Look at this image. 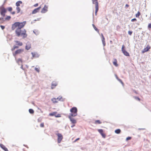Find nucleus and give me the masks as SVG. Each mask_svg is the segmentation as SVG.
<instances>
[{
    "mask_svg": "<svg viewBox=\"0 0 151 151\" xmlns=\"http://www.w3.org/2000/svg\"><path fill=\"white\" fill-rule=\"evenodd\" d=\"M27 23L26 21L22 22H16L12 24V29L14 30L15 29V33L17 37L22 36L23 38L27 37V35L26 30L24 29H22Z\"/></svg>",
    "mask_w": 151,
    "mask_h": 151,
    "instance_id": "obj_1",
    "label": "nucleus"
},
{
    "mask_svg": "<svg viewBox=\"0 0 151 151\" xmlns=\"http://www.w3.org/2000/svg\"><path fill=\"white\" fill-rule=\"evenodd\" d=\"M71 113L69 116H75L77 115L78 110L76 107H72L70 110Z\"/></svg>",
    "mask_w": 151,
    "mask_h": 151,
    "instance_id": "obj_2",
    "label": "nucleus"
},
{
    "mask_svg": "<svg viewBox=\"0 0 151 151\" xmlns=\"http://www.w3.org/2000/svg\"><path fill=\"white\" fill-rule=\"evenodd\" d=\"M6 12V9L4 7L3 5L0 6V14L2 17H4L5 16V14Z\"/></svg>",
    "mask_w": 151,
    "mask_h": 151,
    "instance_id": "obj_3",
    "label": "nucleus"
},
{
    "mask_svg": "<svg viewBox=\"0 0 151 151\" xmlns=\"http://www.w3.org/2000/svg\"><path fill=\"white\" fill-rule=\"evenodd\" d=\"M92 2V3L93 4H94L96 8V10L95 14V15H97V12L99 10V2L98 1V0H91Z\"/></svg>",
    "mask_w": 151,
    "mask_h": 151,
    "instance_id": "obj_4",
    "label": "nucleus"
},
{
    "mask_svg": "<svg viewBox=\"0 0 151 151\" xmlns=\"http://www.w3.org/2000/svg\"><path fill=\"white\" fill-rule=\"evenodd\" d=\"M56 134L58 136V143H60L63 138V136L62 134L60 133H57Z\"/></svg>",
    "mask_w": 151,
    "mask_h": 151,
    "instance_id": "obj_5",
    "label": "nucleus"
},
{
    "mask_svg": "<svg viewBox=\"0 0 151 151\" xmlns=\"http://www.w3.org/2000/svg\"><path fill=\"white\" fill-rule=\"evenodd\" d=\"M24 51V50L23 49H19L16 50L13 53V55L14 56L16 57L17 55L22 53Z\"/></svg>",
    "mask_w": 151,
    "mask_h": 151,
    "instance_id": "obj_6",
    "label": "nucleus"
},
{
    "mask_svg": "<svg viewBox=\"0 0 151 151\" xmlns=\"http://www.w3.org/2000/svg\"><path fill=\"white\" fill-rule=\"evenodd\" d=\"M124 45H123L122 46V52L126 56H129V54L127 51L126 50H124Z\"/></svg>",
    "mask_w": 151,
    "mask_h": 151,
    "instance_id": "obj_7",
    "label": "nucleus"
},
{
    "mask_svg": "<svg viewBox=\"0 0 151 151\" xmlns=\"http://www.w3.org/2000/svg\"><path fill=\"white\" fill-rule=\"evenodd\" d=\"M57 114V112L56 111H55L50 113L49 115L51 116H55L56 117H61V116L60 114H57V116H55V114Z\"/></svg>",
    "mask_w": 151,
    "mask_h": 151,
    "instance_id": "obj_8",
    "label": "nucleus"
},
{
    "mask_svg": "<svg viewBox=\"0 0 151 151\" xmlns=\"http://www.w3.org/2000/svg\"><path fill=\"white\" fill-rule=\"evenodd\" d=\"M151 48L150 46L149 45H147L146 47L142 51V53H143L146 52L149 50Z\"/></svg>",
    "mask_w": 151,
    "mask_h": 151,
    "instance_id": "obj_9",
    "label": "nucleus"
},
{
    "mask_svg": "<svg viewBox=\"0 0 151 151\" xmlns=\"http://www.w3.org/2000/svg\"><path fill=\"white\" fill-rule=\"evenodd\" d=\"M48 6L45 5L44 7L41 11V12L42 13H45L47 11Z\"/></svg>",
    "mask_w": 151,
    "mask_h": 151,
    "instance_id": "obj_10",
    "label": "nucleus"
},
{
    "mask_svg": "<svg viewBox=\"0 0 151 151\" xmlns=\"http://www.w3.org/2000/svg\"><path fill=\"white\" fill-rule=\"evenodd\" d=\"M41 6H40L39 7H38L37 8L34 9L32 11V14H35L36 13L39 12V11H40V9H41Z\"/></svg>",
    "mask_w": 151,
    "mask_h": 151,
    "instance_id": "obj_11",
    "label": "nucleus"
},
{
    "mask_svg": "<svg viewBox=\"0 0 151 151\" xmlns=\"http://www.w3.org/2000/svg\"><path fill=\"white\" fill-rule=\"evenodd\" d=\"M98 131L101 134L103 138H105L106 137V134L104 133L103 129H98Z\"/></svg>",
    "mask_w": 151,
    "mask_h": 151,
    "instance_id": "obj_12",
    "label": "nucleus"
},
{
    "mask_svg": "<svg viewBox=\"0 0 151 151\" xmlns=\"http://www.w3.org/2000/svg\"><path fill=\"white\" fill-rule=\"evenodd\" d=\"M72 116H69L68 118L70 119V121L73 124H75L76 123V121L74 118L72 117Z\"/></svg>",
    "mask_w": 151,
    "mask_h": 151,
    "instance_id": "obj_13",
    "label": "nucleus"
},
{
    "mask_svg": "<svg viewBox=\"0 0 151 151\" xmlns=\"http://www.w3.org/2000/svg\"><path fill=\"white\" fill-rule=\"evenodd\" d=\"M7 10L8 11L11 12V14L12 15H14L15 14V11H13V12H12L13 10V9L12 7H9L7 8L6 10Z\"/></svg>",
    "mask_w": 151,
    "mask_h": 151,
    "instance_id": "obj_14",
    "label": "nucleus"
},
{
    "mask_svg": "<svg viewBox=\"0 0 151 151\" xmlns=\"http://www.w3.org/2000/svg\"><path fill=\"white\" fill-rule=\"evenodd\" d=\"M58 85V83L55 81H54L52 82L51 85V88L53 89L54 88Z\"/></svg>",
    "mask_w": 151,
    "mask_h": 151,
    "instance_id": "obj_15",
    "label": "nucleus"
},
{
    "mask_svg": "<svg viewBox=\"0 0 151 151\" xmlns=\"http://www.w3.org/2000/svg\"><path fill=\"white\" fill-rule=\"evenodd\" d=\"M31 47V44L29 42H27V43L25 47V49L28 50H29Z\"/></svg>",
    "mask_w": 151,
    "mask_h": 151,
    "instance_id": "obj_16",
    "label": "nucleus"
},
{
    "mask_svg": "<svg viewBox=\"0 0 151 151\" xmlns=\"http://www.w3.org/2000/svg\"><path fill=\"white\" fill-rule=\"evenodd\" d=\"M0 147L5 151H9L7 148L3 145L0 144Z\"/></svg>",
    "mask_w": 151,
    "mask_h": 151,
    "instance_id": "obj_17",
    "label": "nucleus"
},
{
    "mask_svg": "<svg viewBox=\"0 0 151 151\" xmlns=\"http://www.w3.org/2000/svg\"><path fill=\"white\" fill-rule=\"evenodd\" d=\"M102 39V42L103 44V45L104 46H105L106 45L105 41V39L103 36V34H101Z\"/></svg>",
    "mask_w": 151,
    "mask_h": 151,
    "instance_id": "obj_18",
    "label": "nucleus"
},
{
    "mask_svg": "<svg viewBox=\"0 0 151 151\" xmlns=\"http://www.w3.org/2000/svg\"><path fill=\"white\" fill-rule=\"evenodd\" d=\"M59 98H57V99L53 98L51 100L53 103H57L58 102V101L57 100H58Z\"/></svg>",
    "mask_w": 151,
    "mask_h": 151,
    "instance_id": "obj_19",
    "label": "nucleus"
},
{
    "mask_svg": "<svg viewBox=\"0 0 151 151\" xmlns=\"http://www.w3.org/2000/svg\"><path fill=\"white\" fill-rule=\"evenodd\" d=\"M15 42L16 43V45L18 46H21L23 45L22 42H20L18 41H15Z\"/></svg>",
    "mask_w": 151,
    "mask_h": 151,
    "instance_id": "obj_20",
    "label": "nucleus"
},
{
    "mask_svg": "<svg viewBox=\"0 0 151 151\" xmlns=\"http://www.w3.org/2000/svg\"><path fill=\"white\" fill-rule=\"evenodd\" d=\"M117 60L116 59H114V61L113 62V64L116 67L118 66V64H117Z\"/></svg>",
    "mask_w": 151,
    "mask_h": 151,
    "instance_id": "obj_21",
    "label": "nucleus"
},
{
    "mask_svg": "<svg viewBox=\"0 0 151 151\" xmlns=\"http://www.w3.org/2000/svg\"><path fill=\"white\" fill-rule=\"evenodd\" d=\"M22 2L21 1H17L16 3V5L17 7H19L20 5V4H22Z\"/></svg>",
    "mask_w": 151,
    "mask_h": 151,
    "instance_id": "obj_22",
    "label": "nucleus"
},
{
    "mask_svg": "<svg viewBox=\"0 0 151 151\" xmlns=\"http://www.w3.org/2000/svg\"><path fill=\"white\" fill-rule=\"evenodd\" d=\"M102 123V122L99 120H97L95 121L94 124H100Z\"/></svg>",
    "mask_w": 151,
    "mask_h": 151,
    "instance_id": "obj_23",
    "label": "nucleus"
},
{
    "mask_svg": "<svg viewBox=\"0 0 151 151\" xmlns=\"http://www.w3.org/2000/svg\"><path fill=\"white\" fill-rule=\"evenodd\" d=\"M121 130L119 129H118L115 131V132L117 134H119L121 132Z\"/></svg>",
    "mask_w": 151,
    "mask_h": 151,
    "instance_id": "obj_24",
    "label": "nucleus"
},
{
    "mask_svg": "<svg viewBox=\"0 0 151 151\" xmlns=\"http://www.w3.org/2000/svg\"><path fill=\"white\" fill-rule=\"evenodd\" d=\"M92 26L94 28V29L97 32H99V31L98 29L96 27L95 25L94 24H92Z\"/></svg>",
    "mask_w": 151,
    "mask_h": 151,
    "instance_id": "obj_25",
    "label": "nucleus"
},
{
    "mask_svg": "<svg viewBox=\"0 0 151 151\" xmlns=\"http://www.w3.org/2000/svg\"><path fill=\"white\" fill-rule=\"evenodd\" d=\"M16 10H17V13H18L20 12V8L19 7H16Z\"/></svg>",
    "mask_w": 151,
    "mask_h": 151,
    "instance_id": "obj_26",
    "label": "nucleus"
},
{
    "mask_svg": "<svg viewBox=\"0 0 151 151\" xmlns=\"http://www.w3.org/2000/svg\"><path fill=\"white\" fill-rule=\"evenodd\" d=\"M11 18V17L10 16H7L6 18H5V20H9Z\"/></svg>",
    "mask_w": 151,
    "mask_h": 151,
    "instance_id": "obj_27",
    "label": "nucleus"
},
{
    "mask_svg": "<svg viewBox=\"0 0 151 151\" xmlns=\"http://www.w3.org/2000/svg\"><path fill=\"white\" fill-rule=\"evenodd\" d=\"M29 111L30 114H33L34 113V111L32 109H29Z\"/></svg>",
    "mask_w": 151,
    "mask_h": 151,
    "instance_id": "obj_28",
    "label": "nucleus"
},
{
    "mask_svg": "<svg viewBox=\"0 0 151 151\" xmlns=\"http://www.w3.org/2000/svg\"><path fill=\"white\" fill-rule=\"evenodd\" d=\"M22 60L21 59H18L17 60V63L19 64V62L22 63Z\"/></svg>",
    "mask_w": 151,
    "mask_h": 151,
    "instance_id": "obj_29",
    "label": "nucleus"
},
{
    "mask_svg": "<svg viewBox=\"0 0 151 151\" xmlns=\"http://www.w3.org/2000/svg\"><path fill=\"white\" fill-rule=\"evenodd\" d=\"M140 14V12L139 11L137 12V13L136 14L135 16L136 17H138Z\"/></svg>",
    "mask_w": 151,
    "mask_h": 151,
    "instance_id": "obj_30",
    "label": "nucleus"
},
{
    "mask_svg": "<svg viewBox=\"0 0 151 151\" xmlns=\"http://www.w3.org/2000/svg\"><path fill=\"white\" fill-rule=\"evenodd\" d=\"M18 47H19L18 46H14L13 48L12 49V50L13 51L15 49L18 48Z\"/></svg>",
    "mask_w": 151,
    "mask_h": 151,
    "instance_id": "obj_31",
    "label": "nucleus"
},
{
    "mask_svg": "<svg viewBox=\"0 0 151 151\" xmlns=\"http://www.w3.org/2000/svg\"><path fill=\"white\" fill-rule=\"evenodd\" d=\"M134 98L135 99H136L139 101H140V99L139 97H138L137 96H134Z\"/></svg>",
    "mask_w": 151,
    "mask_h": 151,
    "instance_id": "obj_32",
    "label": "nucleus"
},
{
    "mask_svg": "<svg viewBox=\"0 0 151 151\" xmlns=\"http://www.w3.org/2000/svg\"><path fill=\"white\" fill-rule=\"evenodd\" d=\"M118 80L122 84V85H124V83L120 79H118Z\"/></svg>",
    "mask_w": 151,
    "mask_h": 151,
    "instance_id": "obj_33",
    "label": "nucleus"
},
{
    "mask_svg": "<svg viewBox=\"0 0 151 151\" xmlns=\"http://www.w3.org/2000/svg\"><path fill=\"white\" fill-rule=\"evenodd\" d=\"M40 127H44V123H42L40 124Z\"/></svg>",
    "mask_w": 151,
    "mask_h": 151,
    "instance_id": "obj_34",
    "label": "nucleus"
},
{
    "mask_svg": "<svg viewBox=\"0 0 151 151\" xmlns=\"http://www.w3.org/2000/svg\"><path fill=\"white\" fill-rule=\"evenodd\" d=\"M132 137H128L126 138V140L127 141L130 140L131 139Z\"/></svg>",
    "mask_w": 151,
    "mask_h": 151,
    "instance_id": "obj_35",
    "label": "nucleus"
},
{
    "mask_svg": "<svg viewBox=\"0 0 151 151\" xmlns=\"http://www.w3.org/2000/svg\"><path fill=\"white\" fill-rule=\"evenodd\" d=\"M5 21L4 18H3V19H1L0 21V23H3Z\"/></svg>",
    "mask_w": 151,
    "mask_h": 151,
    "instance_id": "obj_36",
    "label": "nucleus"
},
{
    "mask_svg": "<svg viewBox=\"0 0 151 151\" xmlns=\"http://www.w3.org/2000/svg\"><path fill=\"white\" fill-rule=\"evenodd\" d=\"M132 32L131 31H129L128 32L129 34V35H131L132 34Z\"/></svg>",
    "mask_w": 151,
    "mask_h": 151,
    "instance_id": "obj_37",
    "label": "nucleus"
},
{
    "mask_svg": "<svg viewBox=\"0 0 151 151\" xmlns=\"http://www.w3.org/2000/svg\"><path fill=\"white\" fill-rule=\"evenodd\" d=\"M148 27L149 28H151V23H150L148 24Z\"/></svg>",
    "mask_w": 151,
    "mask_h": 151,
    "instance_id": "obj_38",
    "label": "nucleus"
},
{
    "mask_svg": "<svg viewBox=\"0 0 151 151\" xmlns=\"http://www.w3.org/2000/svg\"><path fill=\"white\" fill-rule=\"evenodd\" d=\"M35 32L34 31V33L36 35H37L38 34L39 32L37 31H35Z\"/></svg>",
    "mask_w": 151,
    "mask_h": 151,
    "instance_id": "obj_39",
    "label": "nucleus"
},
{
    "mask_svg": "<svg viewBox=\"0 0 151 151\" xmlns=\"http://www.w3.org/2000/svg\"><path fill=\"white\" fill-rule=\"evenodd\" d=\"M0 27L2 30H3L5 28V27L4 26L1 25Z\"/></svg>",
    "mask_w": 151,
    "mask_h": 151,
    "instance_id": "obj_40",
    "label": "nucleus"
},
{
    "mask_svg": "<svg viewBox=\"0 0 151 151\" xmlns=\"http://www.w3.org/2000/svg\"><path fill=\"white\" fill-rule=\"evenodd\" d=\"M137 20V19H136L135 18H134V19H132V20H131V21L132 22H134V21H136Z\"/></svg>",
    "mask_w": 151,
    "mask_h": 151,
    "instance_id": "obj_41",
    "label": "nucleus"
},
{
    "mask_svg": "<svg viewBox=\"0 0 151 151\" xmlns=\"http://www.w3.org/2000/svg\"><path fill=\"white\" fill-rule=\"evenodd\" d=\"M35 70H36L37 72H39V69L37 68H35Z\"/></svg>",
    "mask_w": 151,
    "mask_h": 151,
    "instance_id": "obj_42",
    "label": "nucleus"
},
{
    "mask_svg": "<svg viewBox=\"0 0 151 151\" xmlns=\"http://www.w3.org/2000/svg\"><path fill=\"white\" fill-rule=\"evenodd\" d=\"M38 5V4L37 3V4H35L34 5V6L35 7H37V6Z\"/></svg>",
    "mask_w": 151,
    "mask_h": 151,
    "instance_id": "obj_43",
    "label": "nucleus"
},
{
    "mask_svg": "<svg viewBox=\"0 0 151 151\" xmlns=\"http://www.w3.org/2000/svg\"><path fill=\"white\" fill-rule=\"evenodd\" d=\"M80 139V138H78L77 139H76L74 141V142H76V141H77V140H79V139Z\"/></svg>",
    "mask_w": 151,
    "mask_h": 151,
    "instance_id": "obj_44",
    "label": "nucleus"
},
{
    "mask_svg": "<svg viewBox=\"0 0 151 151\" xmlns=\"http://www.w3.org/2000/svg\"><path fill=\"white\" fill-rule=\"evenodd\" d=\"M58 98H59L58 99V100L59 101L61 99H62V97H59Z\"/></svg>",
    "mask_w": 151,
    "mask_h": 151,
    "instance_id": "obj_45",
    "label": "nucleus"
},
{
    "mask_svg": "<svg viewBox=\"0 0 151 151\" xmlns=\"http://www.w3.org/2000/svg\"><path fill=\"white\" fill-rule=\"evenodd\" d=\"M125 6H126V7H128L129 6L128 4H127Z\"/></svg>",
    "mask_w": 151,
    "mask_h": 151,
    "instance_id": "obj_46",
    "label": "nucleus"
},
{
    "mask_svg": "<svg viewBox=\"0 0 151 151\" xmlns=\"http://www.w3.org/2000/svg\"><path fill=\"white\" fill-rule=\"evenodd\" d=\"M75 126V125L74 124L73 125H72L71 126V127H73L74 126Z\"/></svg>",
    "mask_w": 151,
    "mask_h": 151,
    "instance_id": "obj_47",
    "label": "nucleus"
},
{
    "mask_svg": "<svg viewBox=\"0 0 151 151\" xmlns=\"http://www.w3.org/2000/svg\"><path fill=\"white\" fill-rule=\"evenodd\" d=\"M116 78H117V80H118V79H119V78H118L117 76H116Z\"/></svg>",
    "mask_w": 151,
    "mask_h": 151,
    "instance_id": "obj_48",
    "label": "nucleus"
},
{
    "mask_svg": "<svg viewBox=\"0 0 151 151\" xmlns=\"http://www.w3.org/2000/svg\"><path fill=\"white\" fill-rule=\"evenodd\" d=\"M57 114H55V116H57Z\"/></svg>",
    "mask_w": 151,
    "mask_h": 151,
    "instance_id": "obj_49",
    "label": "nucleus"
}]
</instances>
